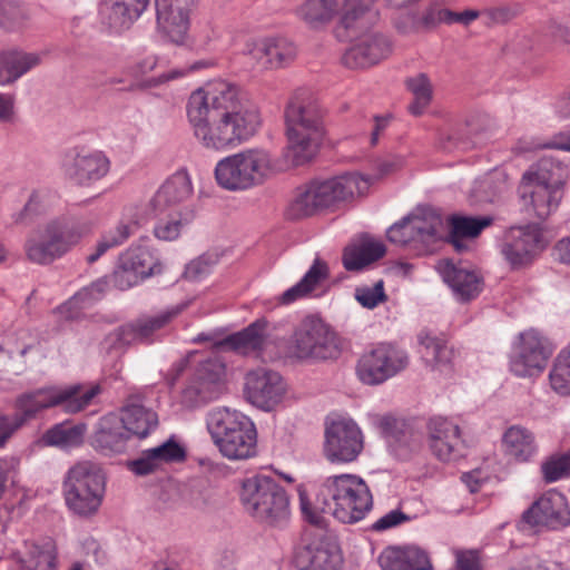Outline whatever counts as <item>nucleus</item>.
I'll return each mask as SVG.
<instances>
[{
	"instance_id": "f257e3e1",
	"label": "nucleus",
	"mask_w": 570,
	"mask_h": 570,
	"mask_svg": "<svg viewBox=\"0 0 570 570\" xmlns=\"http://www.w3.org/2000/svg\"><path fill=\"white\" fill-rule=\"evenodd\" d=\"M186 111L195 138L208 150L235 148L261 126L259 112L242 88L223 79L193 91Z\"/></svg>"
},
{
	"instance_id": "f03ea898",
	"label": "nucleus",
	"mask_w": 570,
	"mask_h": 570,
	"mask_svg": "<svg viewBox=\"0 0 570 570\" xmlns=\"http://www.w3.org/2000/svg\"><path fill=\"white\" fill-rule=\"evenodd\" d=\"M370 187V180L357 173H345L328 179H315L297 188L286 216L298 220L313 216L320 210L331 208L343 202L363 195Z\"/></svg>"
},
{
	"instance_id": "7ed1b4c3",
	"label": "nucleus",
	"mask_w": 570,
	"mask_h": 570,
	"mask_svg": "<svg viewBox=\"0 0 570 570\" xmlns=\"http://www.w3.org/2000/svg\"><path fill=\"white\" fill-rule=\"evenodd\" d=\"M92 227L94 222L88 218L65 215L50 219L28 235L26 256L31 263L49 265L66 255Z\"/></svg>"
},
{
	"instance_id": "20e7f679",
	"label": "nucleus",
	"mask_w": 570,
	"mask_h": 570,
	"mask_svg": "<svg viewBox=\"0 0 570 570\" xmlns=\"http://www.w3.org/2000/svg\"><path fill=\"white\" fill-rule=\"evenodd\" d=\"M296 94L285 109L288 145L285 158L293 166L308 163L317 153L323 138V128L316 106Z\"/></svg>"
},
{
	"instance_id": "39448f33",
	"label": "nucleus",
	"mask_w": 570,
	"mask_h": 570,
	"mask_svg": "<svg viewBox=\"0 0 570 570\" xmlns=\"http://www.w3.org/2000/svg\"><path fill=\"white\" fill-rule=\"evenodd\" d=\"M320 510L332 514L342 523L362 520L373 504L365 481L354 474H340L325 479L316 497Z\"/></svg>"
},
{
	"instance_id": "423d86ee",
	"label": "nucleus",
	"mask_w": 570,
	"mask_h": 570,
	"mask_svg": "<svg viewBox=\"0 0 570 570\" xmlns=\"http://www.w3.org/2000/svg\"><path fill=\"white\" fill-rule=\"evenodd\" d=\"M240 503L256 522L283 528L291 517V497L274 478L256 474L242 482Z\"/></svg>"
},
{
	"instance_id": "0eeeda50",
	"label": "nucleus",
	"mask_w": 570,
	"mask_h": 570,
	"mask_svg": "<svg viewBox=\"0 0 570 570\" xmlns=\"http://www.w3.org/2000/svg\"><path fill=\"white\" fill-rule=\"evenodd\" d=\"M207 429L220 453L229 460H246L256 454L257 433L243 413L217 407L207 414Z\"/></svg>"
},
{
	"instance_id": "6e6552de",
	"label": "nucleus",
	"mask_w": 570,
	"mask_h": 570,
	"mask_svg": "<svg viewBox=\"0 0 570 570\" xmlns=\"http://www.w3.org/2000/svg\"><path fill=\"white\" fill-rule=\"evenodd\" d=\"M66 507L76 517L96 515L106 494V475L92 461H80L71 466L62 483Z\"/></svg>"
},
{
	"instance_id": "1a4fd4ad",
	"label": "nucleus",
	"mask_w": 570,
	"mask_h": 570,
	"mask_svg": "<svg viewBox=\"0 0 570 570\" xmlns=\"http://www.w3.org/2000/svg\"><path fill=\"white\" fill-rule=\"evenodd\" d=\"M101 393V386L95 384H72L65 389L49 386L22 393L17 397V413L12 421L21 420V425L35 417L45 409L61 406L67 413H78L85 410L92 400Z\"/></svg>"
},
{
	"instance_id": "9d476101",
	"label": "nucleus",
	"mask_w": 570,
	"mask_h": 570,
	"mask_svg": "<svg viewBox=\"0 0 570 570\" xmlns=\"http://www.w3.org/2000/svg\"><path fill=\"white\" fill-rule=\"evenodd\" d=\"M275 173V164L265 149L250 148L220 159L215 167L217 184L226 190H246L261 185Z\"/></svg>"
},
{
	"instance_id": "9b49d317",
	"label": "nucleus",
	"mask_w": 570,
	"mask_h": 570,
	"mask_svg": "<svg viewBox=\"0 0 570 570\" xmlns=\"http://www.w3.org/2000/svg\"><path fill=\"white\" fill-rule=\"evenodd\" d=\"M292 347L299 360L326 361L337 358L341 343L336 333L322 320L307 316L296 327Z\"/></svg>"
},
{
	"instance_id": "f8f14e48",
	"label": "nucleus",
	"mask_w": 570,
	"mask_h": 570,
	"mask_svg": "<svg viewBox=\"0 0 570 570\" xmlns=\"http://www.w3.org/2000/svg\"><path fill=\"white\" fill-rule=\"evenodd\" d=\"M552 353V344L538 331L520 333L509 357L510 371L519 377L540 375Z\"/></svg>"
},
{
	"instance_id": "ddd939ff",
	"label": "nucleus",
	"mask_w": 570,
	"mask_h": 570,
	"mask_svg": "<svg viewBox=\"0 0 570 570\" xmlns=\"http://www.w3.org/2000/svg\"><path fill=\"white\" fill-rule=\"evenodd\" d=\"M409 365L405 351L382 343L362 354L356 364V374L366 385H379L402 372Z\"/></svg>"
},
{
	"instance_id": "4468645a",
	"label": "nucleus",
	"mask_w": 570,
	"mask_h": 570,
	"mask_svg": "<svg viewBox=\"0 0 570 570\" xmlns=\"http://www.w3.org/2000/svg\"><path fill=\"white\" fill-rule=\"evenodd\" d=\"M226 366L217 357L199 363L194 376L183 390L181 402L197 407L218 399L225 391Z\"/></svg>"
},
{
	"instance_id": "2eb2a0df",
	"label": "nucleus",
	"mask_w": 570,
	"mask_h": 570,
	"mask_svg": "<svg viewBox=\"0 0 570 570\" xmlns=\"http://www.w3.org/2000/svg\"><path fill=\"white\" fill-rule=\"evenodd\" d=\"M323 454L333 464L354 462L364 448L363 434L352 420H338L326 426Z\"/></svg>"
},
{
	"instance_id": "dca6fc26",
	"label": "nucleus",
	"mask_w": 570,
	"mask_h": 570,
	"mask_svg": "<svg viewBox=\"0 0 570 570\" xmlns=\"http://www.w3.org/2000/svg\"><path fill=\"white\" fill-rule=\"evenodd\" d=\"M110 165V159L105 153L76 147L66 153L61 168L71 183L89 187L107 176Z\"/></svg>"
},
{
	"instance_id": "f3484780",
	"label": "nucleus",
	"mask_w": 570,
	"mask_h": 570,
	"mask_svg": "<svg viewBox=\"0 0 570 570\" xmlns=\"http://www.w3.org/2000/svg\"><path fill=\"white\" fill-rule=\"evenodd\" d=\"M284 393L283 377L273 370L258 367L245 375L244 395L258 409L273 410L282 401Z\"/></svg>"
},
{
	"instance_id": "a211bd4d",
	"label": "nucleus",
	"mask_w": 570,
	"mask_h": 570,
	"mask_svg": "<svg viewBox=\"0 0 570 570\" xmlns=\"http://www.w3.org/2000/svg\"><path fill=\"white\" fill-rule=\"evenodd\" d=\"M544 247L541 230L534 225H527L510 230L501 253L512 269H520L532 264Z\"/></svg>"
},
{
	"instance_id": "6ab92c4d",
	"label": "nucleus",
	"mask_w": 570,
	"mask_h": 570,
	"mask_svg": "<svg viewBox=\"0 0 570 570\" xmlns=\"http://www.w3.org/2000/svg\"><path fill=\"white\" fill-rule=\"evenodd\" d=\"M160 272L161 264L151 249L146 246L130 247L119 258L115 283L120 289H126Z\"/></svg>"
},
{
	"instance_id": "aec40b11",
	"label": "nucleus",
	"mask_w": 570,
	"mask_h": 570,
	"mask_svg": "<svg viewBox=\"0 0 570 570\" xmlns=\"http://www.w3.org/2000/svg\"><path fill=\"white\" fill-rule=\"evenodd\" d=\"M426 443L431 454L441 462H450L462 456L463 440L461 429L443 416H433L426 424Z\"/></svg>"
},
{
	"instance_id": "412c9836",
	"label": "nucleus",
	"mask_w": 570,
	"mask_h": 570,
	"mask_svg": "<svg viewBox=\"0 0 570 570\" xmlns=\"http://www.w3.org/2000/svg\"><path fill=\"white\" fill-rule=\"evenodd\" d=\"M294 559L298 570H338L342 563L337 547L324 537L305 535Z\"/></svg>"
},
{
	"instance_id": "4be33fe9",
	"label": "nucleus",
	"mask_w": 570,
	"mask_h": 570,
	"mask_svg": "<svg viewBox=\"0 0 570 570\" xmlns=\"http://www.w3.org/2000/svg\"><path fill=\"white\" fill-rule=\"evenodd\" d=\"M196 0H156L157 26L173 43L183 45L189 30V12Z\"/></svg>"
},
{
	"instance_id": "5701e85b",
	"label": "nucleus",
	"mask_w": 570,
	"mask_h": 570,
	"mask_svg": "<svg viewBox=\"0 0 570 570\" xmlns=\"http://www.w3.org/2000/svg\"><path fill=\"white\" fill-rule=\"evenodd\" d=\"M522 521L531 527L544 525L550 529L570 524V510L566 497L557 491L544 493L523 512Z\"/></svg>"
},
{
	"instance_id": "b1692460",
	"label": "nucleus",
	"mask_w": 570,
	"mask_h": 570,
	"mask_svg": "<svg viewBox=\"0 0 570 570\" xmlns=\"http://www.w3.org/2000/svg\"><path fill=\"white\" fill-rule=\"evenodd\" d=\"M518 193L527 212L544 220L559 208L564 188L521 180Z\"/></svg>"
},
{
	"instance_id": "393cba45",
	"label": "nucleus",
	"mask_w": 570,
	"mask_h": 570,
	"mask_svg": "<svg viewBox=\"0 0 570 570\" xmlns=\"http://www.w3.org/2000/svg\"><path fill=\"white\" fill-rule=\"evenodd\" d=\"M248 57L261 68H281L296 56L293 42L284 38H267L248 45Z\"/></svg>"
},
{
	"instance_id": "a878e982",
	"label": "nucleus",
	"mask_w": 570,
	"mask_h": 570,
	"mask_svg": "<svg viewBox=\"0 0 570 570\" xmlns=\"http://www.w3.org/2000/svg\"><path fill=\"white\" fill-rule=\"evenodd\" d=\"M501 446L508 461L515 463L531 462L539 452L534 432L520 424L511 425L504 431Z\"/></svg>"
},
{
	"instance_id": "bb28decb",
	"label": "nucleus",
	"mask_w": 570,
	"mask_h": 570,
	"mask_svg": "<svg viewBox=\"0 0 570 570\" xmlns=\"http://www.w3.org/2000/svg\"><path fill=\"white\" fill-rule=\"evenodd\" d=\"M118 419L127 433L137 439L147 438L157 429L159 423L157 413L141 404L138 395H131L127 399Z\"/></svg>"
},
{
	"instance_id": "cd10ccee",
	"label": "nucleus",
	"mask_w": 570,
	"mask_h": 570,
	"mask_svg": "<svg viewBox=\"0 0 570 570\" xmlns=\"http://www.w3.org/2000/svg\"><path fill=\"white\" fill-rule=\"evenodd\" d=\"M390 52L391 43L385 36L365 35L346 51L344 60L350 67L365 68L386 58Z\"/></svg>"
},
{
	"instance_id": "c85d7f7f",
	"label": "nucleus",
	"mask_w": 570,
	"mask_h": 570,
	"mask_svg": "<svg viewBox=\"0 0 570 570\" xmlns=\"http://www.w3.org/2000/svg\"><path fill=\"white\" fill-rule=\"evenodd\" d=\"M414 243L430 246L446 237L448 225L442 215L432 207H419L407 215Z\"/></svg>"
},
{
	"instance_id": "c756f323",
	"label": "nucleus",
	"mask_w": 570,
	"mask_h": 570,
	"mask_svg": "<svg viewBox=\"0 0 570 570\" xmlns=\"http://www.w3.org/2000/svg\"><path fill=\"white\" fill-rule=\"evenodd\" d=\"M191 303L186 299L177 305L170 306L155 316H141L126 323L134 344H150L155 341L156 333L170 323L176 316L185 311Z\"/></svg>"
},
{
	"instance_id": "7c9ffc66",
	"label": "nucleus",
	"mask_w": 570,
	"mask_h": 570,
	"mask_svg": "<svg viewBox=\"0 0 570 570\" xmlns=\"http://www.w3.org/2000/svg\"><path fill=\"white\" fill-rule=\"evenodd\" d=\"M267 321L256 320L244 330L226 336L216 346L222 350H230L243 355L259 353L266 343Z\"/></svg>"
},
{
	"instance_id": "2f4dec72",
	"label": "nucleus",
	"mask_w": 570,
	"mask_h": 570,
	"mask_svg": "<svg viewBox=\"0 0 570 570\" xmlns=\"http://www.w3.org/2000/svg\"><path fill=\"white\" fill-rule=\"evenodd\" d=\"M439 272L461 302L475 298L482 289V279L476 273L461 268L451 262H441Z\"/></svg>"
},
{
	"instance_id": "473e14b6",
	"label": "nucleus",
	"mask_w": 570,
	"mask_h": 570,
	"mask_svg": "<svg viewBox=\"0 0 570 570\" xmlns=\"http://www.w3.org/2000/svg\"><path fill=\"white\" fill-rule=\"evenodd\" d=\"M42 55L23 50L0 51V85H11L42 62Z\"/></svg>"
},
{
	"instance_id": "72a5a7b5",
	"label": "nucleus",
	"mask_w": 570,
	"mask_h": 570,
	"mask_svg": "<svg viewBox=\"0 0 570 570\" xmlns=\"http://www.w3.org/2000/svg\"><path fill=\"white\" fill-rule=\"evenodd\" d=\"M191 193L189 176L185 171H177L159 187L150 204L155 210L164 213L187 200Z\"/></svg>"
},
{
	"instance_id": "f704fd0d",
	"label": "nucleus",
	"mask_w": 570,
	"mask_h": 570,
	"mask_svg": "<svg viewBox=\"0 0 570 570\" xmlns=\"http://www.w3.org/2000/svg\"><path fill=\"white\" fill-rule=\"evenodd\" d=\"M129 433L122 428V423L115 414L104 416L94 435V445L104 453H121L127 448Z\"/></svg>"
},
{
	"instance_id": "c9c22d12",
	"label": "nucleus",
	"mask_w": 570,
	"mask_h": 570,
	"mask_svg": "<svg viewBox=\"0 0 570 570\" xmlns=\"http://www.w3.org/2000/svg\"><path fill=\"white\" fill-rule=\"evenodd\" d=\"M567 176L568 169L561 160L544 156L523 173L521 180L564 188Z\"/></svg>"
},
{
	"instance_id": "e433bc0d",
	"label": "nucleus",
	"mask_w": 570,
	"mask_h": 570,
	"mask_svg": "<svg viewBox=\"0 0 570 570\" xmlns=\"http://www.w3.org/2000/svg\"><path fill=\"white\" fill-rule=\"evenodd\" d=\"M108 284L104 279H97L90 285L81 288L70 299L57 307L55 313L61 315L67 321L78 320L81 316V311L92 306L100 301Z\"/></svg>"
},
{
	"instance_id": "4c0bfd02",
	"label": "nucleus",
	"mask_w": 570,
	"mask_h": 570,
	"mask_svg": "<svg viewBox=\"0 0 570 570\" xmlns=\"http://www.w3.org/2000/svg\"><path fill=\"white\" fill-rule=\"evenodd\" d=\"M420 353L433 371L450 372L454 351L446 341L429 333L419 335Z\"/></svg>"
},
{
	"instance_id": "58836bf2",
	"label": "nucleus",
	"mask_w": 570,
	"mask_h": 570,
	"mask_svg": "<svg viewBox=\"0 0 570 570\" xmlns=\"http://www.w3.org/2000/svg\"><path fill=\"white\" fill-rule=\"evenodd\" d=\"M195 219V210L190 207L170 212L160 217L154 226L157 239L171 242L179 237L181 230Z\"/></svg>"
},
{
	"instance_id": "ea45409f",
	"label": "nucleus",
	"mask_w": 570,
	"mask_h": 570,
	"mask_svg": "<svg viewBox=\"0 0 570 570\" xmlns=\"http://www.w3.org/2000/svg\"><path fill=\"white\" fill-rule=\"evenodd\" d=\"M493 223L491 216H459L453 215L449 218V240L455 246L460 247L458 240L460 238H473L476 237L484 228L489 227Z\"/></svg>"
},
{
	"instance_id": "a19ab883",
	"label": "nucleus",
	"mask_w": 570,
	"mask_h": 570,
	"mask_svg": "<svg viewBox=\"0 0 570 570\" xmlns=\"http://www.w3.org/2000/svg\"><path fill=\"white\" fill-rule=\"evenodd\" d=\"M372 0H345L341 27L347 32L367 28L373 13Z\"/></svg>"
},
{
	"instance_id": "79ce46f5",
	"label": "nucleus",
	"mask_w": 570,
	"mask_h": 570,
	"mask_svg": "<svg viewBox=\"0 0 570 570\" xmlns=\"http://www.w3.org/2000/svg\"><path fill=\"white\" fill-rule=\"evenodd\" d=\"M137 228L138 224L136 222L120 223L114 230H110L108 234L101 237V239L96 245L95 252L87 256V262L89 264L97 262L108 249L125 243L131 235L135 234Z\"/></svg>"
},
{
	"instance_id": "37998d69",
	"label": "nucleus",
	"mask_w": 570,
	"mask_h": 570,
	"mask_svg": "<svg viewBox=\"0 0 570 570\" xmlns=\"http://www.w3.org/2000/svg\"><path fill=\"white\" fill-rule=\"evenodd\" d=\"M549 380L554 392L560 395H570V343L556 356Z\"/></svg>"
},
{
	"instance_id": "c03bdc74",
	"label": "nucleus",
	"mask_w": 570,
	"mask_h": 570,
	"mask_svg": "<svg viewBox=\"0 0 570 570\" xmlns=\"http://www.w3.org/2000/svg\"><path fill=\"white\" fill-rule=\"evenodd\" d=\"M83 432L82 425L56 424L45 433L43 441L48 445L62 449L73 448L82 443Z\"/></svg>"
},
{
	"instance_id": "a18cd8bd",
	"label": "nucleus",
	"mask_w": 570,
	"mask_h": 570,
	"mask_svg": "<svg viewBox=\"0 0 570 570\" xmlns=\"http://www.w3.org/2000/svg\"><path fill=\"white\" fill-rule=\"evenodd\" d=\"M49 209V194L42 190H33L24 206L12 215V220L14 224H27L47 214Z\"/></svg>"
},
{
	"instance_id": "49530a36",
	"label": "nucleus",
	"mask_w": 570,
	"mask_h": 570,
	"mask_svg": "<svg viewBox=\"0 0 570 570\" xmlns=\"http://www.w3.org/2000/svg\"><path fill=\"white\" fill-rule=\"evenodd\" d=\"M336 10V0H307L299 9V16L316 26L331 20Z\"/></svg>"
},
{
	"instance_id": "de8ad7c7",
	"label": "nucleus",
	"mask_w": 570,
	"mask_h": 570,
	"mask_svg": "<svg viewBox=\"0 0 570 570\" xmlns=\"http://www.w3.org/2000/svg\"><path fill=\"white\" fill-rule=\"evenodd\" d=\"M101 13L104 22L115 32L128 29L137 20L135 17H131L130 10L122 6L120 0L106 3L101 9Z\"/></svg>"
},
{
	"instance_id": "09e8293b",
	"label": "nucleus",
	"mask_w": 570,
	"mask_h": 570,
	"mask_svg": "<svg viewBox=\"0 0 570 570\" xmlns=\"http://www.w3.org/2000/svg\"><path fill=\"white\" fill-rule=\"evenodd\" d=\"M407 88L414 96V101L409 106L412 115L419 116L431 101L432 90L428 77L420 73L407 81Z\"/></svg>"
},
{
	"instance_id": "8fccbe9b",
	"label": "nucleus",
	"mask_w": 570,
	"mask_h": 570,
	"mask_svg": "<svg viewBox=\"0 0 570 570\" xmlns=\"http://www.w3.org/2000/svg\"><path fill=\"white\" fill-rule=\"evenodd\" d=\"M355 299L365 308L373 309L379 304L387 301L384 291L383 279H379L373 285H362L355 288Z\"/></svg>"
},
{
	"instance_id": "3c124183",
	"label": "nucleus",
	"mask_w": 570,
	"mask_h": 570,
	"mask_svg": "<svg viewBox=\"0 0 570 570\" xmlns=\"http://www.w3.org/2000/svg\"><path fill=\"white\" fill-rule=\"evenodd\" d=\"M132 343V336L126 324L118 326L108 333L101 342L102 348L108 354L120 356Z\"/></svg>"
},
{
	"instance_id": "603ef678",
	"label": "nucleus",
	"mask_w": 570,
	"mask_h": 570,
	"mask_svg": "<svg viewBox=\"0 0 570 570\" xmlns=\"http://www.w3.org/2000/svg\"><path fill=\"white\" fill-rule=\"evenodd\" d=\"M210 66H213V61L202 59V60L195 61L194 63L189 65L187 68H175L168 72H163L158 77L148 78L141 83V86L144 88L158 87V86H160L165 82H168L170 80L181 78L190 71H197L200 69L208 68Z\"/></svg>"
},
{
	"instance_id": "864d4df0",
	"label": "nucleus",
	"mask_w": 570,
	"mask_h": 570,
	"mask_svg": "<svg viewBox=\"0 0 570 570\" xmlns=\"http://www.w3.org/2000/svg\"><path fill=\"white\" fill-rule=\"evenodd\" d=\"M150 451L160 466L164 463L183 461L186 456L185 449L175 440V436H170L163 444L151 448Z\"/></svg>"
},
{
	"instance_id": "5fc2aeb1",
	"label": "nucleus",
	"mask_w": 570,
	"mask_h": 570,
	"mask_svg": "<svg viewBox=\"0 0 570 570\" xmlns=\"http://www.w3.org/2000/svg\"><path fill=\"white\" fill-rule=\"evenodd\" d=\"M32 570H57V548L52 540L36 547Z\"/></svg>"
},
{
	"instance_id": "6e6d98bb",
	"label": "nucleus",
	"mask_w": 570,
	"mask_h": 570,
	"mask_svg": "<svg viewBox=\"0 0 570 570\" xmlns=\"http://www.w3.org/2000/svg\"><path fill=\"white\" fill-rule=\"evenodd\" d=\"M541 470L547 482L570 476V453L549 459L542 464Z\"/></svg>"
},
{
	"instance_id": "4d7b16f0",
	"label": "nucleus",
	"mask_w": 570,
	"mask_h": 570,
	"mask_svg": "<svg viewBox=\"0 0 570 570\" xmlns=\"http://www.w3.org/2000/svg\"><path fill=\"white\" fill-rule=\"evenodd\" d=\"M328 277L330 268L327 263L320 257H316L309 269L305 273L299 282L309 293H312Z\"/></svg>"
},
{
	"instance_id": "13d9d810",
	"label": "nucleus",
	"mask_w": 570,
	"mask_h": 570,
	"mask_svg": "<svg viewBox=\"0 0 570 570\" xmlns=\"http://www.w3.org/2000/svg\"><path fill=\"white\" fill-rule=\"evenodd\" d=\"M404 570H430L431 562L428 553L416 546L402 547Z\"/></svg>"
},
{
	"instance_id": "bf43d9fd",
	"label": "nucleus",
	"mask_w": 570,
	"mask_h": 570,
	"mask_svg": "<svg viewBox=\"0 0 570 570\" xmlns=\"http://www.w3.org/2000/svg\"><path fill=\"white\" fill-rule=\"evenodd\" d=\"M215 263L216 259L210 255H202L186 266L184 276L193 282L200 281L210 273Z\"/></svg>"
},
{
	"instance_id": "052dcab7",
	"label": "nucleus",
	"mask_w": 570,
	"mask_h": 570,
	"mask_svg": "<svg viewBox=\"0 0 570 570\" xmlns=\"http://www.w3.org/2000/svg\"><path fill=\"white\" fill-rule=\"evenodd\" d=\"M409 217L402 218L400 222L393 224L386 232V237L391 243L396 245H407L414 242L413 230L410 227Z\"/></svg>"
},
{
	"instance_id": "680f3d73",
	"label": "nucleus",
	"mask_w": 570,
	"mask_h": 570,
	"mask_svg": "<svg viewBox=\"0 0 570 570\" xmlns=\"http://www.w3.org/2000/svg\"><path fill=\"white\" fill-rule=\"evenodd\" d=\"M127 468L136 475L145 476L157 471L160 465L151 454L150 449L141 452L140 456L128 461Z\"/></svg>"
},
{
	"instance_id": "e2e57ef3",
	"label": "nucleus",
	"mask_w": 570,
	"mask_h": 570,
	"mask_svg": "<svg viewBox=\"0 0 570 570\" xmlns=\"http://www.w3.org/2000/svg\"><path fill=\"white\" fill-rule=\"evenodd\" d=\"M379 563L382 570H404L402 547H387L379 556Z\"/></svg>"
},
{
	"instance_id": "0e129e2a",
	"label": "nucleus",
	"mask_w": 570,
	"mask_h": 570,
	"mask_svg": "<svg viewBox=\"0 0 570 570\" xmlns=\"http://www.w3.org/2000/svg\"><path fill=\"white\" fill-rule=\"evenodd\" d=\"M451 10L443 9L439 6L429 8L422 18L414 22L416 28L423 27L426 29L435 27L438 23H450Z\"/></svg>"
},
{
	"instance_id": "69168bd1",
	"label": "nucleus",
	"mask_w": 570,
	"mask_h": 570,
	"mask_svg": "<svg viewBox=\"0 0 570 570\" xmlns=\"http://www.w3.org/2000/svg\"><path fill=\"white\" fill-rule=\"evenodd\" d=\"M22 16V11L14 0H0V26L11 27Z\"/></svg>"
},
{
	"instance_id": "338daca9",
	"label": "nucleus",
	"mask_w": 570,
	"mask_h": 570,
	"mask_svg": "<svg viewBox=\"0 0 570 570\" xmlns=\"http://www.w3.org/2000/svg\"><path fill=\"white\" fill-rule=\"evenodd\" d=\"M409 520H410V517L407 514L403 513L401 510H392V511L387 512L386 514H384L383 517H381L380 519H377L372 524L371 528H372V530L379 531V532L385 531V530H389L396 525H400L403 522L409 521Z\"/></svg>"
},
{
	"instance_id": "774afa93",
	"label": "nucleus",
	"mask_w": 570,
	"mask_h": 570,
	"mask_svg": "<svg viewBox=\"0 0 570 570\" xmlns=\"http://www.w3.org/2000/svg\"><path fill=\"white\" fill-rule=\"evenodd\" d=\"M343 265L347 271H360L370 265L361 249L355 246H350L344 249Z\"/></svg>"
}]
</instances>
